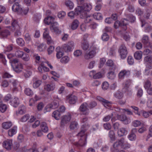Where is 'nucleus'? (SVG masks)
Instances as JSON below:
<instances>
[{
    "label": "nucleus",
    "mask_w": 152,
    "mask_h": 152,
    "mask_svg": "<svg viewBox=\"0 0 152 152\" xmlns=\"http://www.w3.org/2000/svg\"><path fill=\"white\" fill-rule=\"evenodd\" d=\"M54 18L52 16H49L46 18L44 20V23L46 24L50 25V29L51 31L56 33H59L58 24L56 22H54Z\"/></svg>",
    "instance_id": "f257e3e1"
},
{
    "label": "nucleus",
    "mask_w": 152,
    "mask_h": 152,
    "mask_svg": "<svg viewBox=\"0 0 152 152\" xmlns=\"http://www.w3.org/2000/svg\"><path fill=\"white\" fill-rule=\"evenodd\" d=\"M92 5L89 3H84L82 5L77 6L75 11L77 14L87 13V12H89L92 9Z\"/></svg>",
    "instance_id": "f03ea898"
},
{
    "label": "nucleus",
    "mask_w": 152,
    "mask_h": 152,
    "mask_svg": "<svg viewBox=\"0 0 152 152\" xmlns=\"http://www.w3.org/2000/svg\"><path fill=\"white\" fill-rule=\"evenodd\" d=\"M12 31H15L14 35L16 37L21 35V32L20 31V27L18 24L17 21L16 20H13L12 23V26L11 28Z\"/></svg>",
    "instance_id": "7ed1b4c3"
},
{
    "label": "nucleus",
    "mask_w": 152,
    "mask_h": 152,
    "mask_svg": "<svg viewBox=\"0 0 152 152\" xmlns=\"http://www.w3.org/2000/svg\"><path fill=\"white\" fill-rule=\"evenodd\" d=\"M75 47V43L73 41H70L67 43L62 45V48L65 52H68L72 51Z\"/></svg>",
    "instance_id": "20e7f679"
},
{
    "label": "nucleus",
    "mask_w": 152,
    "mask_h": 152,
    "mask_svg": "<svg viewBox=\"0 0 152 152\" xmlns=\"http://www.w3.org/2000/svg\"><path fill=\"white\" fill-rule=\"evenodd\" d=\"M71 118V115L69 113L66 115L62 117L61 118V126L64 127L66 124H68Z\"/></svg>",
    "instance_id": "39448f33"
},
{
    "label": "nucleus",
    "mask_w": 152,
    "mask_h": 152,
    "mask_svg": "<svg viewBox=\"0 0 152 152\" xmlns=\"http://www.w3.org/2000/svg\"><path fill=\"white\" fill-rule=\"evenodd\" d=\"M123 142V138H121L115 142L114 143L113 147L111 149L112 152H117L119 149L122 148V144Z\"/></svg>",
    "instance_id": "423d86ee"
},
{
    "label": "nucleus",
    "mask_w": 152,
    "mask_h": 152,
    "mask_svg": "<svg viewBox=\"0 0 152 152\" xmlns=\"http://www.w3.org/2000/svg\"><path fill=\"white\" fill-rule=\"evenodd\" d=\"M88 127V126H86L84 124L83 125L81 129L80 132L78 133L77 135L78 137L84 138V140H87V135L86 132L87 129Z\"/></svg>",
    "instance_id": "0eeeda50"
},
{
    "label": "nucleus",
    "mask_w": 152,
    "mask_h": 152,
    "mask_svg": "<svg viewBox=\"0 0 152 152\" xmlns=\"http://www.w3.org/2000/svg\"><path fill=\"white\" fill-rule=\"evenodd\" d=\"M80 14V17L84 19V21L85 23H92L93 19L92 15H89L87 13H84V14Z\"/></svg>",
    "instance_id": "6e6552de"
},
{
    "label": "nucleus",
    "mask_w": 152,
    "mask_h": 152,
    "mask_svg": "<svg viewBox=\"0 0 152 152\" xmlns=\"http://www.w3.org/2000/svg\"><path fill=\"white\" fill-rule=\"evenodd\" d=\"M125 21H127L125 19H124L121 22L118 20L116 21L114 24V28L116 29L119 27H121L123 28L124 30L126 31L127 29V23H125Z\"/></svg>",
    "instance_id": "1a4fd4ad"
},
{
    "label": "nucleus",
    "mask_w": 152,
    "mask_h": 152,
    "mask_svg": "<svg viewBox=\"0 0 152 152\" xmlns=\"http://www.w3.org/2000/svg\"><path fill=\"white\" fill-rule=\"evenodd\" d=\"M88 104L86 102L83 103L80 106L79 110L82 113L83 115H88L89 113V110L87 107Z\"/></svg>",
    "instance_id": "9d476101"
},
{
    "label": "nucleus",
    "mask_w": 152,
    "mask_h": 152,
    "mask_svg": "<svg viewBox=\"0 0 152 152\" xmlns=\"http://www.w3.org/2000/svg\"><path fill=\"white\" fill-rule=\"evenodd\" d=\"M119 52L122 59H124L126 57L127 54V51L124 44H122L120 46Z\"/></svg>",
    "instance_id": "9b49d317"
},
{
    "label": "nucleus",
    "mask_w": 152,
    "mask_h": 152,
    "mask_svg": "<svg viewBox=\"0 0 152 152\" xmlns=\"http://www.w3.org/2000/svg\"><path fill=\"white\" fill-rule=\"evenodd\" d=\"M58 106V103L57 101H55L52 103L48 105L45 108L44 112H50L52 109H55L57 108Z\"/></svg>",
    "instance_id": "f8f14e48"
},
{
    "label": "nucleus",
    "mask_w": 152,
    "mask_h": 152,
    "mask_svg": "<svg viewBox=\"0 0 152 152\" xmlns=\"http://www.w3.org/2000/svg\"><path fill=\"white\" fill-rule=\"evenodd\" d=\"M97 99L101 102L102 104L106 108H108L110 107L112 104L111 102L109 101L100 96H97Z\"/></svg>",
    "instance_id": "ddd939ff"
},
{
    "label": "nucleus",
    "mask_w": 152,
    "mask_h": 152,
    "mask_svg": "<svg viewBox=\"0 0 152 152\" xmlns=\"http://www.w3.org/2000/svg\"><path fill=\"white\" fill-rule=\"evenodd\" d=\"M12 140L7 139L4 141L3 143V147L7 150H10L12 147Z\"/></svg>",
    "instance_id": "4468645a"
},
{
    "label": "nucleus",
    "mask_w": 152,
    "mask_h": 152,
    "mask_svg": "<svg viewBox=\"0 0 152 152\" xmlns=\"http://www.w3.org/2000/svg\"><path fill=\"white\" fill-rule=\"evenodd\" d=\"M140 20L142 23V27L145 26V32H149L152 31V27L151 25H149L148 23H146L144 19L142 20L140 18Z\"/></svg>",
    "instance_id": "2eb2a0df"
},
{
    "label": "nucleus",
    "mask_w": 152,
    "mask_h": 152,
    "mask_svg": "<svg viewBox=\"0 0 152 152\" xmlns=\"http://www.w3.org/2000/svg\"><path fill=\"white\" fill-rule=\"evenodd\" d=\"M142 42L145 47H150L152 50V43L149 42L148 37L147 36L144 35Z\"/></svg>",
    "instance_id": "dca6fc26"
},
{
    "label": "nucleus",
    "mask_w": 152,
    "mask_h": 152,
    "mask_svg": "<svg viewBox=\"0 0 152 152\" xmlns=\"http://www.w3.org/2000/svg\"><path fill=\"white\" fill-rule=\"evenodd\" d=\"M35 62L38 64V65H40L41 66H45L46 64L48 66H52L51 64L48 61H45L44 63H41L40 61V57L39 56H36L35 57Z\"/></svg>",
    "instance_id": "f3484780"
},
{
    "label": "nucleus",
    "mask_w": 152,
    "mask_h": 152,
    "mask_svg": "<svg viewBox=\"0 0 152 152\" xmlns=\"http://www.w3.org/2000/svg\"><path fill=\"white\" fill-rule=\"evenodd\" d=\"M117 118L118 120L123 122L125 124H127L131 122L130 119L127 118L125 115H119L118 114Z\"/></svg>",
    "instance_id": "a211bd4d"
},
{
    "label": "nucleus",
    "mask_w": 152,
    "mask_h": 152,
    "mask_svg": "<svg viewBox=\"0 0 152 152\" xmlns=\"http://www.w3.org/2000/svg\"><path fill=\"white\" fill-rule=\"evenodd\" d=\"M95 73L96 72L94 70L91 71L89 73L90 76H93V78L95 79H99L102 77L104 73V72H99L95 74Z\"/></svg>",
    "instance_id": "6ab92c4d"
},
{
    "label": "nucleus",
    "mask_w": 152,
    "mask_h": 152,
    "mask_svg": "<svg viewBox=\"0 0 152 152\" xmlns=\"http://www.w3.org/2000/svg\"><path fill=\"white\" fill-rule=\"evenodd\" d=\"M110 71L108 72L107 75L108 79L113 80L115 77V74L114 71L115 69V67H110L109 69Z\"/></svg>",
    "instance_id": "aec40b11"
},
{
    "label": "nucleus",
    "mask_w": 152,
    "mask_h": 152,
    "mask_svg": "<svg viewBox=\"0 0 152 152\" xmlns=\"http://www.w3.org/2000/svg\"><path fill=\"white\" fill-rule=\"evenodd\" d=\"M47 29H45V31L43 34V37L46 39L47 40V43L48 45L53 43V42L51 40V37L49 36L48 33L47 32Z\"/></svg>",
    "instance_id": "412c9836"
},
{
    "label": "nucleus",
    "mask_w": 152,
    "mask_h": 152,
    "mask_svg": "<svg viewBox=\"0 0 152 152\" xmlns=\"http://www.w3.org/2000/svg\"><path fill=\"white\" fill-rule=\"evenodd\" d=\"M86 143L87 140H84V138H80L78 142H75L74 144L77 147H80L85 145Z\"/></svg>",
    "instance_id": "4be33fe9"
},
{
    "label": "nucleus",
    "mask_w": 152,
    "mask_h": 152,
    "mask_svg": "<svg viewBox=\"0 0 152 152\" xmlns=\"http://www.w3.org/2000/svg\"><path fill=\"white\" fill-rule=\"evenodd\" d=\"M12 10L15 12H22L23 11V10L20 7V6L18 2L15 3L12 7Z\"/></svg>",
    "instance_id": "5701e85b"
},
{
    "label": "nucleus",
    "mask_w": 152,
    "mask_h": 152,
    "mask_svg": "<svg viewBox=\"0 0 152 152\" xmlns=\"http://www.w3.org/2000/svg\"><path fill=\"white\" fill-rule=\"evenodd\" d=\"M96 54L95 50H93L90 51L88 53H86L84 55V57L86 59H88L93 58L95 55Z\"/></svg>",
    "instance_id": "b1692460"
},
{
    "label": "nucleus",
    "mask_w": 152,
    "mask_h": 152,
    "mask_svg": "<svg viewBox=\"0 0 152 152\" xmlns=\"http://www.w3.org/2000/svg\"><path fill=\"white\" fill-rule=\"evenodd\" d=\"M67 99L68 100L70 104H75L77 99V96L72 94L69 95L67 96Z\"/></svg>",
    "instance_id": "393cba45"
},
{
    "label": "nucleus",
    "mask_w": 152,
    "mask_h": 152,
    "mask_svg": "<svg viewBox=\"0 0 152 152\" xmlns=\"http://www.w3.org/2000/svg\"><path fill=\"white\" fill-rule=\"evenodd\" d=\"M113 113H112L111 115H109L104 117L103 119V120L104 122L109 121L111 118V121L113 123L115 122L116 120L114 117H113Z\"/></svg>",
    "instance_id": "a878e982"
},
{
    "label": "nucleus",
    "mask_w": 152,
    "mask_h": 152,
    "mask_svg": "<svg viewBox=\"0 0 152 152\" xmlns=\"http://www.w3.org/2000/svg\"><path fill=\"white\" fill-rule=\"evenodd\" d=\"M33 87L35 88H37L39 87L41 84L42 82L40 80H39L35 77L33 78Z\"/></svg>",
    "instance_id": "bb28decb"
},
{
    "label": "nucleus",
    "mask_w": 152,
    "mask_h": 152,
    "mask_svg": "<svg viewBox=\"0 0 152 152\" xmlns=\"http://www.w3.org/2000/svg\"><path fill=\"white\" fill-rule=\"evenodd\" d=\"M55 88V84L53 83H52L50 84H47L44 86L45 89L48 91H53L54 90Z\"/></svg>",
    "instance_id": "cd10ccee"
},
{
    "label": "nucleus",
    "mask_w": 152,
    "mask_h": 152,
    "mask_svg": "<svg viewBox=\"0 0 152 152\" xmlns=\"http://www.w3.org/2000/svg\"><path fill=\"white\" fill-rule=\"evenodd\" d=\"M10 102L11 105L16 107L19 104V99L18 98L16 97L12 98L10 101Z\"/></svg>",
    "instance_id": "c85d7f7f"
},
{
    "label": "nucleus",
    "mask_w": 152,
    "mask_h": 152,
    "mask_svg": "<svg viewBox=\"0 0 152 152\" xmlns=\"http://www.w3.org/2000/svg\"><path fill=\"white\" fill-rule=\"evenodd\" d=\"M129 71L126 70H122L118 74V77L120 79H123L125 75H129Z\"/></svg>",
    "instance_id": "c756f323"
},
{
    "label": "nucleus",
    "mask_w": 152,
    "mask_h": 152,
    "mask_svg": "<svg viewBox=\"0 0 152 152\" xmlns=\"http://www.w3.org/2000/svg\"><path fill=\"white\" fill-rule=\"evenodd\" d=\"M61 48L59 47H57L56 49L57 52L56 56L58 59H59L61 58L64 55V53L61 51Z\"/></svg>",
    "instance_id": "7c9ffc66"
},
{
    "label": "nucleus",
    "mask_w": 152,
    "mask_h": 152,
    "mask_svg": "<svg viewBox=\"0 0 152 152\" xmlns=\"http://www.w3.org/2000/svg\"><path fill=\"white\" fill-rule=\"evenodd\" d=\"M17 132V127L15 126L8 131V134L10 137L12 136L15 134Z\"/></svg>",
    "instance_id": "2f4dec72"
},
{
    "label": "nucleus",
    "mask_w": 152,
    "mask_h": 152,
    "mask_svg": "<svg viewBox=\"0 0 152 152\" xmlns=\"http://www.w3.org/2000/svg\"><path fill=\"white\" fill-rule=\"evenodd\" d=\"M40 127L41 130L44 132H48V129L46 123L42 122L40 124Z\"/></svg>",
    "instance_id": "473e14b6"
},
{
    "label": "nucleus",
    "mask_w": 152,
    "mask_h": 152,
    "mask_svg": "<svg viewBox=\"0 0 152 152\" xmlns=\"http://www.w3.org/2000/svg\"><path fill=\"white\" fill-rule=\"evenodd\" d=\"M126 20V21H125V23H127L128 24V21H129V22L132 23L134 22L136 20V18L135 16H134L133 15L131 14H129L127 17V19H125Z\"/></svg>",
    "instance_id": "72a5a7b5"
},
{
    "label": "nucleus",
    "mask_w": 152,
    "mask_h": 152,
    "mask_svg": "<svg viewBox=\"0 0 152 152\" xmlns=\"http://www.w3.org/2000/svg\"><path fill=\"white\" fill-rule=\"evenodd\" d=\"M127 132L125 128H122L120 129L118 131V134L119 136L121 137L126 134Z\"/></svg>",
    "instance_id": "f704fd0d"
},
{
    "label": "nucleus",
    "mask_w": 152,
    "mask_h": 152,
    "mask_svg": "<svg viewBox=\"0 0 152 152\" xmlns=\"http://www.w3.org/2000/svg\"><path fill=\"white\" fill-rule=\"evenodd\" d=\"M79 24V22L77 20H74L72 22L71 25V28L73 30L77 28Z\"/></svg>",
    "instance_id": "c9c22d12"
},
{
    "label": "nucleus",
    "mask_w": 152,
    "mask_h": 152,
    "mask_svg": "<svg viewBox=\"0 0 152 152\" xmlns=\"http://www.w3.org/2000/svg\"><path fill=\"white\" fill-rule=\"evenodd\" d=\"M25 106L23 105L21 106L18 108V110L16 112V115H18L19 114H23L25 113Z\"/></svg>",
    "instance_id": "e433bc0d"
},
{
    "label": "nucleus",
    "mask_w": 152,
    "mask_h": 152,
    "mask_svg": "<svg viewBox=\"0 0 152 152\" xmlns=\"http://www.w3.org/2000/svg\"><path fill=\"white\" fill-rule=\"evenodd\" d=\"M12 125L11 122H6L2 124V127L5 129H7L10 128Z\"/></svg>",
    "instance_id": "4c0bfd02"
},
{
    "label": "nucleus",
    "mask_w": 152,
    "mask_h": 152,
    "mask_svg": "<svg viewBox=\"0 0 152 152\" xmlns=\"http://www.w3.org/2000/svg\"><path fill=\"white\" fill-rule=\"evenodd\" d=\"M134 57L137 60L141 59L142 57V53L140 51L136 52L134 54Z\"/></svg>",
    "instance_id": "58836bf2"
},
{
    "label": "nucleus",
    "mask_w": 152,
    "mask_h": 152,
    "mask_svg": "<svg viewBox=\"0 0 152 152\" xmlns=\"http://www.w3.org/2000/svg\"><path fill=\"white\" fill-rule=\"evenodd\" d=\"M10 34V32L8 30L4 29L0 32V35L3 37H7Z\"/></svg>",
    "instance_id": "ea45409f"
},
{
    "label": "nucleus",
    "mask_w": 152,
    "mask_h": 152,
    "mask_svg": "<svg viewBox=\"0 0 152 152\" xmlns=\"http://www.w3.org/2000/svg\"><path fill=\"white\" fill-rule=\"evenodd\" d=\"M132 83V80L129 79H127L125 80L123 84V87L124 88H128Z\"/></svg>",
    "instance_id": "a19ab883"
},
{
    "label": "nucleus",
    "mask_w": 152,
    "mask_h": 152,
    "mask_svg": "<svg viewBox=\"0 0 152 152\" xmlns=\"http://www.w3.org/2000/svg\"><path fill=\"white\" fill-rule=\"evenodd\" d=\"M93 16V19L97 20H101L102 18V14L99 12H96L92 15Z\"/></svg>",
    "instance_id": "79ce46f5"
},
{
    "label": "nucleus",
    "mask_w": 152,
    "mask_h": 152,
    "mask_svg": "<svg viewBox=\"0 0 152 152\" xmlns=\"http://www.w3.org/2000/svg\"><path fill=\"white\" fill-rule=\"evenodd\" d=\"M152 62V56H145L144 58V64H150Z\"/></svg>",
    "instance_id": "37998d69"
},
{
    "label": "nucleus",
    "mask_w": 152,
    "mask_h": 152,
    "mask_svg": "<svg viewBox=\"0 0 152 152\" xmlns=\"http://www.w3.org/2000/svg\"><path fill=\"white\" fill-rule=\"evenodd\" d=\"M135 88L137 90V95L139 97H141L143 94V90L142 89L139 87L138 86H135Z\"/></svg>",
    "instance_id": "c03bdc74"
},
{
    "label": "nucleus",
    "mask_w": 152,
    "mask_h": 152,
    "mask_svg": "<svg viewBox=\"0 0 152 152\" xmlns=\"http://www.w3.org/2000/svg\"><path fill=\"white\" fill-rule=\"evenodd\" d=\"M78 126V123L76 121H73L71 123L69 128L71 130H73L77 128Z\"/></svg>",
    "instance_id": "a18cd8bd"
},
{
    "label": "nucleus",
    "mask_w": 152,
    "mask_h": 152,
    "mask_svg": "<svg viewBox=\"0 0 152 152\" xmlns=\"http://www.w3.org/2000/svg\"><path fill=\"white\" fill-rule=\"evenodd\" d=\"M9 62L10 63L12 66H18L17 65L19 64L18 60L17 58L14 59L10 60Z\"/></svg>",
    "instance_id": "49530a36"
},
{
    "label": "nucleus",
    "mask_w": 152,
    "mask_h": 152,
    "mask_svg": "<svg viewBox=\"0 0 152 152\" xmlns=\"http://www.w3.org/2000/svg\"><path fill=\"white\" fill-rule=\"evenodd\" d=\"M89 44L87 41L82 42L81 47L82 49L84 50H87L89 48Z\"/></svg>",
    "instance_id": "de8ad7c7"
},
{
    "label": "nucleus",
    "mask_w": 152,
    "mask_h": 152,
    "mask_svg": "<svg viewBox=\"0 0 152 152\" xmlns=\"http://www.w3.org/2000/svg\"><path fill=\"white\" fill-rule=\"evenodd\" d=\"M65 4L66 6L70 9H72L74 7V4L70 0H68L65 2Z\"/></svg>",
    "instance_id": "09e8293b"
},
{
    "label": "nucleus",
    "mask_w": 152,
    "mask_h": 152,
    "mask_svg": "<svg viewBox=\"0 0 152 152\" xmlns=\"http://www.w3.org/2000/svg\"><path fill=\"white\" fill-rule=\"evenodd\" d=\"M60 115V113L59 111L58 110L54 111L52 114L53 117H54V118L57 120H58L59 119Z\"/></svg>",
    "instance_id": "8fccbe9b"
},
{
    "label": "nucleus",
    "mask_w": 152,
    "mask_h": 152,
    "mask_svg": "<svg viewBox=\"0 0 152 152\" xmlns=\"http://www.w3.org/2000/svg\"><path fill=\"white\" fill-rule=\"evenodd\" d=\"M24 92L27 95L31 96L33 94V92L32 90L29 88H27L25 89Z\"/></svg>",
    "instance_id": "3c124183"
},
{
    "label": "nucleus",
    "mask_w": 152,
    "mask_h": 152,
    "mask_svg": "<svg viewBox=\"0 0 152 152\" xmlns=\"http://www.w3.org/2000/svg\"><path fill=\"white\" fill-rule=\"evenodd\" d=\"M10 82L12 84L14 87V89L15 90H16L17 89V86L18 84V81L16 80L12 79L10 80Z\"/></svg>",
    "instance_id": "603ef678"
},
{
    "label": "nucleus",
    "mask_w": 152,
    "mask_h": 152,
    "mask_svg": "<svg viewBox=\"0 0 152 152\" xmlns=\"http://www.w3.org/2000/svg\"><path fill=\"white\" fill-rule=\"evenodd\" d=\"M114 96L118 99H121L123 97L124 95L122 92L120 91H118L114 94Z\"/></svg>",
    "instance_id": "864d4df0"
},
{
    "label": "nucleus",
    "mask_w": 152,
    "mask_h": 152,
    "mask_svg": "<svg viewBox=\"0 0 152 152\" xmlns=\"http://www.w3.org/2000/svg\"><path fill=\"white\" fill-rule=\"evenodd\" d=\"M16 42L17 44L20 46H23L25 44L24 40L20 38H18L16 39Z\"/></svg>",
    "instance_id": "5fc2aeb1"
},
{
    "label": "nucleus",
    "mask_w": 152,
    "mask_h": 152,
    "mask_svg": "<svg viewBox=\"0 0 152 152\" xmlns=\"http://www.w3.org/2000/svg\"><path fill=\"white\" fill-rule=\"evenodd\" d=\"M66 15V13L64 11H61L59 12L58 13V17L59 19H63L64 18Z\"/></svg>",
    "instance_id": "6e6d98bb"
},
{
    "label": "nucleus",
    "mask_w": 152,
    "mask_h": 152,
    "mask_svg": "<svg viewBox=\"0 0 152 152\" xmlns=\"http://www.w3.org/2000/svg\"><path fill=\"white\" fill-rule=\"evenodd\" d=\"M23 53H24L23 51L20 50H18L15 52V55L16 57L21 58L22 57Z\"/></svg>",
    "instance_id": "4d7b16f0"
},
{
    "label": "nucleus",
    "mask_w": 152,
    "mask_h": 152,
    "mask_svg": "<svg viewBox=\"0 0 152 152\" xmlns=\"http://www.w3.org/2000/svg\"><path fill=\"white\" fill-rule=\"evenodd\" d=\"M123 142L122 144V148L124 149H127L129 148L131 146L130 144L125 141L124 139L123 138Z\"/></svg>",
    "instance_id": "13d9d810"
},
{
    "label": "nucleus",
    "mask_w": 152,
    "mask_h": 152,
    "mask_svg": "<svg viewBox=\"0 0 152 152\" xmlns=\"http://www.w3.org/2000/svg\"><path fill=\"white\" fill-rule=\"evenodd\" d=\"M7 106L6 104L2 102L0 103V111L2 113L5 112L7 110Z\"/></svg>",
    "instance_id": "bf43d9fd"
},
{
    "label": "nucleus",
    "mask_w": 152,
    "mask_h": 152,
    "mask_svg": "<svg viewBox=\"0 0 152 152\" xmlns=\"http://www.w3.org/2000/svg\"><path fill=\"white\" fill-rule=\"evenodd\" d=\"M128 138L131 141H134L136 139V136L135 134L132 132L128 135Z\"/></svg>",
    "instance_id": "052dcab7"
},
{
    "label": "nucleus",
    "mask_w": 152,
    "mask_h": 152,
    "mask_svg": "<svg viewBox=\"0 0 152 152\" xmlns=\"http://www.w3.org/2000/svg\"><path fill=\"white\" fill-rule=\"evenodd\" d=\"M0 61H1L4 66H7V61L5 58V57L1 53L0 54Z\"/></svg>",
    "instance_id": "680f3d73"
},
{
    "label": "nucleus",
    "mask_w": 152,
    "mask_h": 152,
    "mask_svg": "<svg viewBox=\"0 0 152 152\" xmlns=\"http://www.w3.org/2000/svg\"><path fill=\"white\" fill-rule=\"evenodd\" d=\"M69 58L68 56H65L63 57L61 59V62L64 64H66L69 61Z\"/></svg>",
    "instance_id": "e2e57ef3"
},
{
    "label": "nucleus",
    "mask_w": 152,
    "mask_h": 152,
    "mask_svg": "<svg viewBox=\"0 0 152 152\" xmlns=\"http://www.w3.org/2000/svg\"><path fill=\"white\" fill-rule=\"evenodd\" d=\"M109 136L112 141H114L115 140V135L114 132L113 130H110L109 133Z\"/></svg>",
    "instance_id": "0e129e2a"
},
{
    "label": "nucleus",
    "mask_w": 152,
    "mask_h": 152,
    "mask_svg": "<svg viewBox=\"0 0 152 152\" xmlns=\"http://www.w3.org/2000/svg\"><path fill=\"white\" fill-rule=\"evenodd\" d=\"M30 118L29 115L26 114L23 116L20 119V121L22 122H25L28 120Z\"/></svg>",
    "instance_id": "69168bd1"
},
{
    "label": "nucleus",
    "mask_w": 152,
    "mask_h": 152,
    "mask_svg": "<svg viewBox=\"0 0 152 152\" xmlns=\"http://www.w3.org/2000/svg\"><path fill=\"white\" fill-rule=\"evenodd\" d=\"M97 105L96 102L95 101H93L89 103L88 105V107L90 109H92L96 107Z\"/></svg>",
    "instance_id": "338daca9"
},
{
    "label": "nucleus",
    "mask_w": 152,
    "mask_h": 152,
    "mask_svg": "<svg viewBox=\"0 0 152 152\" xmlns=\"http://www.w3.org/2000/svg\"><path fill=\"white\" fill-rule=\"evenodd\" d=\"M127 62L130 65H132L134 63V59L133 57L131 56H129L128 57Z\"/></svg>",
    "instance_id": "774afa93"
}]
</instances>
